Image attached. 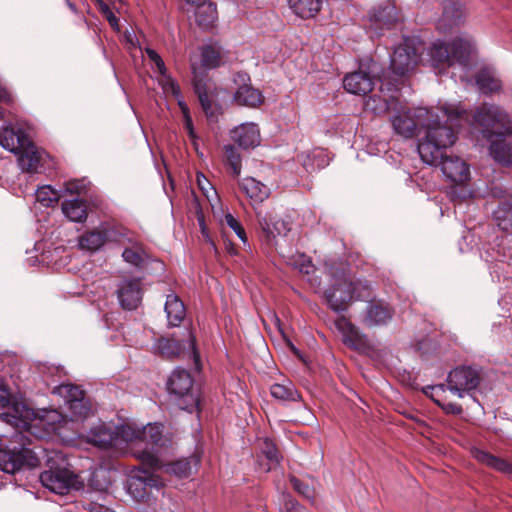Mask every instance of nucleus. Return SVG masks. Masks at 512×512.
<instances>
[{
    "mask_svg": "<svg viewBox=\"0 0 512 512\" xmlns=\"http://www.w3.org/2000/svg\"><path fill=\"white\" fill-rule=\"evenodd\" d=\"M398 89L387 88V91L381 86L380 93L369 97L365 102L367 111L375 115H384L389 111L396 110L399 105Z\"/></svg>",
    "mask_w": 512,
    "mask_h": 512,
    "instance_id": "nucleus-19",
    "label": "nucleus"
},
{
    "mask_svg": "<svg viewBox=\"0 0 512 512\" xmlns=\"http://www.w3.org/2000/svg\"><path fill=\"white\" fill-rule=\"evenodd\" d=\"M480 383V374L468 366H460L449 372L446 389L459 398L475 390Z\"/></svg>",
    "mask_w": 512,
    "mask_h": 512,
    "instance_id": "nucleus-14",
    "label": "nucleus"
},
{
    "mask_svg": "<svg viewBox=\"0 0 512 512\" xmlns=\"http://www.w3.org/2000/svg\"><path fill=\"white\" fill-rule=\"evenodd\" d=\"M392 318V311L383 303L371 302L367 305L362 316V323L366 327H375L387 324Z\"/></svg>",
    "mask_w": 512,
    "mask_h": 512,
    "instance_id": "nucleus-28",
    "label": "nucleus"
},
{
    "mask_svg": "<svg viewBox=\"0 0 512 512\" xmlns=\"http://www.w3.org/2000/svg\"><path fill=\"white\" fill-rule=\"evenodd\" d=\"M18 155V164L22 171L28 173H37L40 167L41 162V153L38 151L37 147L30 144L24 148L23 151L17 154Z\"/></svg>",
    "mask_w": 512,
    "mask_h": 512,
    "instance_id": "nucleus-35",
    "label": "nucleus"
},
{
    "mask_svg": "<svg viewBox=\"0 0 512 512\" xmlns=\"http://www.w3.org/2000/svg\"><path fill=\"white\" fill-rule=\"evenodd\" d=\"M164 310L166 312L168 325L171 327L179 326L186 315L183 302L175 294L167 295Z\"/></svg>",
    "mask_w": 512,
    "mask_h": 512,
    "instance_id": "nucleus-34",
    "label": "nucleus"
},
{
    "mask_svg": "<svg viewBox=\"0 0 512 512\" xmlns=\"http://www.w3.org/2000/svg\"><path fill=\"white\" fill-rule=\"evenodd\" d=\"M58 393L65 398L66 404L72 400L84 399L83 391L72 384H64L58 387Z\"/></svg>",
    "mask_w": 512,
    "mask_h": 512,
    "instance_id": "nucleus-48",
    "label": "nucleus"
},
{
    "mask_svg": "<svg viewBox=\"0 0 512 512\" xmlns=\"http://www.w3.org/2000/svg\"><path fill=\"white\" fill-rule=\"evenodd\" d=\"M87 442L101 449L129 450L143 465L156 467L158 459L153 453L154 447H166L171 439L163 435L159 424L139 426L135 422H126L114 430L104 423L93 427L86 436Z\"/></svg>",
    "mask_w": 512,
    "mask_h": 512,
    "instance_id": "nucleus-1",
    "label": "nucleus"
},
{
    "mask_svg": "<svg viewBox=\"0 0 512 512\" xmlns=\"http://www.w3.org/2000/svg\"><path fill=\"white\" fill-rule=\"evenodd\" d=\"M199 1H200V0H185V2H186V3H188V4H192V5H194V4H196V3H198Z\"/></svg>",
    "mask_w": 512,
    "mask_h": 512,
    "instance_id": "nucleus-64",
    "label": "nucleus"
},
{
    "mask_svg": "<svg viewBox=\"0 0 512 512\" xmlns=\"http://www.w3.org/2000/svg\"><path fill=\"white\" fill-rule=\"evenodd\" d=\"M112 237V230L102 226L100 229L90 231L79 238V246L82 249L96 251Z\"/></svg>",
    "mask_w": 512,
    "mask_h": 512,
    "instance_id": "nucleus-31",
    "label": "nucleus"
},
{
    "mask_svg": "<svg viewBox=\"0 0 512 512\" xmlns=\"http://www.w3.org/2000/svg\"><path fill=\"white\" fill-rule=\"evenodd\" d=\"M270 392L273 398L280 401H297L300 399L298 391L290 381L273 384Z\"/></svg>",
    "mask_w": 512,
    "mask_h": 512,
    "instance_id": "nucleus-43",
    "label": "nucleus"
},
{
    "mask_svg": "<svg viewBox=\"0 0 512 512\" xmlns=\"http://www.w3.org/2000/svg\"><path fill=\"white\" fill-rule=\"evenodd\" d=\"M435 123L428 125L427 134L418 144V153L423 162L429 165L441 166L447 179L455 183H464L469 179L468 164L458 156L445 155L446 149L456 141V134L452 127L438 126Z\"/></svg>",
    "mask_w": 512,
    "mask_h": 512,
    "instance_id": "nucleus-2",
    "label": "nucleus"
},
{
    "mask_svg": "<svg viewBox=\"0 0 512 512\" xmlns=\"http://www.w3.org/2000/svg\"><path fill=\"white\" fill-rule=\"evenodd\" d=\"M238 79L243 83L234 93L233 100L237 105L249 108H257L264 103V96L259 89L254 88L247 74H238Z\"/></svg>",
    "mask_w": 512,
    "mask_h": 512,
    "instance_id": "nucleus-22",
    "label": "nucleus"
},
{
    "mask_svg": "<svg viewBox=\"0 0 512 512\" xmlns=\"http://www.w3.org/2000/svg\"><path fill=\"white\" fill-rule=\"evenodd\" d=\"M290 482L292 484V487L301 495L308 499L314 498V490L307 484L303 483L296 477L292 476L290 478Z\"/></svg>",
    "mask_w": 512,
    "mask_h": 512,
    "instance_id": "nucleus-52",
    "label": "nucleus"
},
{
    "mask_svg": "<svg viewBox=\"0 0 512 512\" xmlns=\"http://www.w3.org/2000/svg\"><path fill=\"white\" fill-rule=\"evenodd\" d=\"M476 85L483 94H491L499 91L501 82L491 69H482L476 75Z\"/></svg>",
    "mask_w": 512,
    "mask_h": 512,
    "instance_id": "nucleus-39",
    "label": "nucleus"
},
{
    "mask_svg": "<svg viewBox=\"0 0 512 512\" xmlns=\"http://www.w3.org/2000/svg\"><path fill=\"white\" fill-rule=\"evenodd\" d=\"M257 218L264 237L269 243L277 236H286L291 230L290 223L281 218L263 216L260 212H257Z\"/></svg>",
    "mask_w": 512,
    "mask_h": 512,
    "instance_id": "nucleus-25",
    "label": "nucleus"
},
{
    "mask_svg": "<svg viewBox=\"0 0 512 512\" xmlns=\"http://www.w3.org/2000/svg\"><path fill=\"white\" fill-rule=\"evenodd\" d=\"M35 195L38 202L49 207L59 201L62 197V191L55 190L50 185H44L36 191Z\"/></svg>",
    "mask_w": 512,
    "mask_h": 512,
    "instance_id": "nucleus-44",
    "label": "nucleus"
},
{
    "mask_svg": "<svg viewBox=\"0 0 512 512\" xmlns=\"http://www.w3.org/2000/svg\"><path fill=\"white\" fill-rule=\"evenodd\" d=\"M167 390L180 409L193 412L199 405V394L194 388V379L188 370L177 367L168 380Z\"/></svg>",
    "mask_w": 512,
    "mask_h": 512,
    "instance_id": "nucleus-7",
    "label": "nucleus"
},
{
    "mask_svg": "<svg viewBox=\"0 0 512 512\" xmlns=\"http://www.w3.org/2000/svg\"><path fill=\"white\" fill-rule=\"evenodd\" d=\"M491 194L494 197L503 198L505 192L501 188L493 187V188H491Z\"/></svg>",
    "mask_w": 512,
    "mask_h": 512,
    "instance_id": "nucleus-62",
    "label": "nucleus"
},
{
    "mask_svg": "<svg viewBox=\"0 0 512 512\" xmlns=\"http://www.w3.org/2000/svg\"><path fill=\"white\" fill-rule=\"evenodd\" d=\"M11 399L9 392L0 385V407H6L9 404V400Z\"/></svg>",
    "mask_w": 512,
    "mask_h": 512,
    "instance_id": "nucleus-59",
    "label": "nucleus"
},
{
    "mask_svg": "<svg viewBox=\"0 0 512 512\" xmlns=\"http://www.w3.org/2000/svg\"><path fill=\"white\" fill-rule=\"evenodd\" d=\"M241 191L250 199L252 204H261L269 198L270 188L254 177H245L240 180Z\"/></svg>",
    "mask_w": 512,
    "mask_h": 512,
    "instance_id": "nucleus-27",
    "label": "nucleus"
},
{
    "mask_svg": "<svg viewBox=\"0 0 512 512\" xmlns=\"http://www.w3.org/2000/svg\"><path fill=\"white\" fill-rule=\"evenodd\" d=\"M46 467L40 476L41 484L49 491L65 495L71 490H78L82 487L79 476L71 469L65 455L60 451L46 453Z\"/></svg>",
    "mask_w": 512,
    "mask_h": 512,
    "instance_id": "nucleus-4",
    "label": "nucleus"
},
{
    "mask_svg": "<svg viewBox=\"0 0 512 512\" xmlns=\"http://www.w3.org/2000/svg\"><path fill=\"white\" fill-rule=\"evenodd\" d=\"M400 22V11L392 0H385L372 6L365 17L366 28L376 35L393 29Z\"/></svg>",
    "mask_w": 512,
    "mask_h": 512,
    "instance_id": "nucleus-9",
    "label": "nucleus"
},
{
    "mask_svg": "<svg viewBox=\"0 0 512 512\" xmlns=\"http://www.w3.org/2000/svg\"><path fill=\"white\" fill-rule=\"evenodd\" d=\"M218 19L216 4L211 1H202L197 4L195 9V21L204 28L208 29L215 25Z\"/></svg>",
    "mask_w": 512,
    "mask_h": 512,
    "instance_id": "nucleus-36",
    "label": "nucleus"
},
{
    "mask_svg": "<svg viewBox=\"0 0 512 512\" xmlns=\"http://www.w3.org/2000/svg\"><path fill=\"white\" fill-rule=\"evenodd\" d=\"M231 139L243 149L255 148L260 144V130L257 124L249 122L235 127L230 132Z\"/></svg>",
    "mask_w": 512,
    "mask_h": 512,
    "instance_id": "nucleus-23",
    "label": "nucleus"
},
{
    "mask_svg": "<svg viewBox=\"0 0 512 512\" xmlns=\"http://www.w3.org/2000/svg\"><path fill=\"white\" fill-rule=\"evenodd\" d=\"M361 282L354 283L348 279H343L341 282L334 284L326 291V298L330 307L335 311L345 310L346 305L353 298L360 299L363 295L358 291ZM363 288L367 289L366 285Z\"/></svg>",
    "mask_w": 512,
    "mask_h": 512,
    "instance_id": "nucleus-15",
    "label": "nucleus"
},
{
    "mask_svg": "<svg viewBox=\"0 0 512 512\" xmlns=\"http://www.w3.org/2000/svg\"><path fill=\"white\" fill-rule=\"evenodd\" d=\"M224 221L245 244L247 242L246 233L240 222L230 213L225 215Z\"/></svg>",
    "mask_w": 512,
    "mask_h": 512,
    "instance_id": "nucleus-49",
    "label": "nucleus"
},
{
    "mask_svg": "<svg viewBox=\"0 0 512 512\" xmlns=\"http://www.w3.org/2000/svg\"><path fill=\"white\" fill-rule=\"evenodd\" d=\"M0 100L1 101H9L10 100L8 92L2 87H0Z\"/></svg>",
    "mask_w": 512,
    "mask_h": 512,
    "instance_id": "nucleus-63",
    "label": "nucleus"
},
{
    "mask_svg": "<svg viewBox=\"0 0 512 512\" xmlns=\"http://www.w3.org/2000/svg\"><path fill=\"white\" fill-rule=\"evenodd\" d=\"M151 68L155 73H159V83L162 86L164 92L179 97V85L168 74L163 59L161 57L158 58V60H156L154 64L151 65Z\"/></svg>",
    "mask_w": 512,
    "mask_h": 512,
    "instance_id": "nucleus-38",
    "label": "nucleus"
},
{
    "mask_svg": "<svg viewBox=\"0 0 512 512\" xmlns=\"http://www.w3.org/2000/svg\"><path fill=\"white\" fill-rule=\"evenodd\" d=\"M183 120H184V127L188 133V136L196 150V152L198 154L199 153V147H198V139L199 137L197 136L195 130H194V126H193V122H192V118H191V115L190 114H187V115H184L183 116Z\"/></svg>",
    "mask_w": 512,
    "mask_h": 512,
    "instance_id": "nucleus-53",
    "label": "nucleus"
},
{
    "mask_svg": "<svg viewBox=\"0 0 512 512\" xmlns=\"http://www.w3.org/2000/svg\"><path fill=\"white\" fill-rule=\"evenodd\" d=\"M86 188V184H85V181L84 180H71V181H67L65 184H64V187L63 189L61 190L62 191V195L63 194H70V195H74V194H81Z\"/></svg>",
    "mask_w": 512,
    "mask_h": 512,
    "instance_id": "nucleus-51",
    "label": "nucleus"
},
{
    "mask_svg": "<svg viewBox=\"0 0 512 512\" xmlns=\"http://www.w3.org/2000/svg\"><path fill=\"white\" fill-rule=\"evenodd\" d=\"M224 155L227 163L229 164L234 176H239L241 173V156L238 150L231 144L224 146Z\"/></svg>",
    "mask_w": 512,
    "mask_h": 512,
    "instance_id": "nucleus-46",
    "label": "nucleus"
},
{
    "mask_svg": "<svg viewBox=\"0 0 512 512\" xmlns=\"http://www.w3.org/2000/svg\"><path fill=\"white\" fill-rule=\"evenodd\" d=\"M499 137H511L512 138V116L507 113L506 119L499 131Z\"/></svg>",
    "mask_w": 512,
    "mask_h": 512,
    "instance_id": "nucleus-57",
    "label": "nucleus"
},
{
    "mask_svg": "<svg viewBox=\"0 0 512 512\" xmlns=\"http://www.w3.org/2000/svg\"><path fill=\"white\" fill-rule=\"evenodd\" d=\"M192 73H193V85L195 93L198 96L201 107L209 120L215 119L219 112L220 108L216 105L208 95V88L204 81V76L199 71L194 63L191 64Z\"/></svg>",
    "mask_w": 512,
    "mask_h": 512,
    "instance_id": "nucleus-21",
    "label": "nucleus"
},
{
    "mask_svg": "<svg viewBox=\"0 0 512 512\" xmlns=\"http://www.w3.org/2000/svg\"><path fill=\"white\" fill-rule=\"evenodd\" d=\"M489 155L498 164L512 168V143L505 139L493 140L489 145Z\"/></svg>",
    "mask_w": 512,
    "mask_h": 512,
    "instance_id": "nucleus-33",
    "label": "nucleus"
},
{
    "mask_svg": "<svg viewBox=\"0 0 512 512\" xmlns=\"http://www.w3.org/2000/svg\"><path fill=\"white\" fill-rule=\"evenodd\" d=\"M462 16L463 9L459 0H445L443 2V18L446 21L457 23Z\"/></svg>",
    "mask_w": 512,
    "mask_h": 512,
    "instance_id": "nucleus-45",
    "label": "nucleus"
},
{
    "mask_svg": "<svg viewBox=\"0 0 512 512\" xmlns=\"http://www.w3.org/2000/svg\"><path fill=\"white\" fill-rule=\"evenodd\" d=\"M293 265L298 268L301 273L307 275L314 271V265L305 255H299L298 259L293 262Z\"/></svg>",
    "mask_w": 512,
    "mask_h": 512,
    "instance_id": "nucleus-54",
    "label": "nucleus"
},
{
    "mask_svg": "<svg viewBox=\"0 0 512 512\" xmlns=\"http://www.w3.org/2000/svg\"><path fill=\"white\" fill-rule=\"evenodd\" d=\"M164 486L162 479L154 474L134 468L127 479V492L137 501L144 500L151 493L152 489L159 490Z\"/></svg>",
    "mask_w": 512,
    "mask_h": 512,
    "instance_id": "nucleus-12",
    "label": "nucleus"
},
{
    "mask_svg": "<svg viewBox=\"0 0 512 512\" xmlns=\"http://www.w3.org/2000/svg\"><path fill=\"white\" fill-rule=\"evenodd\" d=\"M443 118L449 127H458L461 122L480 128L485 137H499V131L507 116V111L495 104L483 103L473 113H468L460 105L444 103L439 106Z\"/></svg>",
    "mask_w": 512,
    "mask_h": 512,
    "instance_id": "nucleus-3",
    "label": "nucleus"
},
{
    "mask_svg": "<svg viewBox=\"0 0 512 512\" xmlns=\"http://www.w3.org/2000/svg\"><path fill=\"white\" fill-rule=\"evenodd\" d=\"M64 215L73 222H83L87 218L86 203L79 199H73L62 203Z\"/></svg>",
    "mask_w": 512,
    "mask_h": 512,
    "instance_id": "nucleus-41",
    "label": "nucleus"
},
{
    "mask_svg": "<svg viewBox=\"0 0 512 512\" xmlns=\"http://www.w3.org/2000/svg\"><path fill=\"white\" fill-rule=\"evenodd\" d=\"M68 405V409L72 414L73 419L69 420L70 424L78 419L85 418L90 413V406L85 399L72 400Z\"/></svg>",
    "mask_w": 512,
    "mask_h": 512,
    "instance_id": "nucleus-47",
    "label": "nucleus"
},
{
    "mask_svg": "<svg viewBox=\"0 0 512 512\" xmlns=\"http://www.w3.org/2000/svg\"><path fill=\"white\" fill-rule=\"evenodd\" d=\"M338 331L341 333L343 343L357 351H366L371 348L369 339L365 334L353 325L347 318L341 316L335 321Z\"/></svg>",
    "mask_w": 512,
    "mask_h": 512,
    "instance_id": "nucleus-18",
    "label": "nucleus"
},
{
    "mask_svg": "<svg viewBox=\"0 0 512 512\" xmlns=\"http://www.w3.org/2000/svg\"><path fill=\"white\" fill-rule=\"evenodd\" d=\"M154 349L159 355L167 359L177 358L185 351L195 360L198 359L195 337L190 331H187V338L182 341L174 337L160 338L156 341Z\"/></svg>",
    "mask_w": 512,
    "mask_h": 512,
    "instance_id": "nucleus-16",
    "label": "nucleus"
},
{
    "mask_svg": "<svg viewBox=\"0 0 512 512\" xmlns=\"http://www.w3.org/2000/svg\"><path fill=\"white\" fill-rule=\"evenodd\" d=\"M143 290L140 279H124L117 289V297L125 310L136 309L142 301Z\"/></svg>",
    "mask_w": 512,
    "mask_h": 512,
    "instance_id": "nucleus-20",
    "label": "nucleus"
},
{
    "mask_svg": "<svg viewBox=\"0 0 512 512\" xmlns=\"http://www.w3.org/2000/svg\"><path fill=\"white\" fill-rule=\"evenodd\" d=\"M435 403L447 414L459 415L462 413V407L456 403L447 402L445 394L440 398H435Z\"/></svg>",
    "mask_w": 512,
    "mask_h": 512,
    "instance_id": "nucleus-50",
    "label": "nucleus"
},
{
    "mask_svg": "<svg viewBox=\"0 0 512 512\" xmlns=\"http://www.w3.org/2000/svg\"><path fill=\"white\" fill-rule=\"evenodd\" d=\"M158 448L159 447H154V449H153L154 454H156V450ZM155 456H157V455H155ZM156 458L159 459L158 457H156ZM198 464H199V459L195 456H191L189 458L177 460V461L172 462L165 466L162 465L160 460H158V465L156 467H151V466H148V467L151 469H159L161 467H164L166 473L175 475L179 478H183V477H189L193 473V471L196 470Z\"/></svg>",
    "mask_w": 512,
    "mask_h": 512,
    "instance_id": "nucleus-29",
    "label": "nucleus"
},
{
    "mask_svg": "<svg viewBox=\"0 0 512 512\" xmlns=\"http://www.w3.org/2000/svg\"><path fill=\"white\" fill-rule=\"evenodd\" d=\"M393 115L390 118V122L394 129V132L404 138H412L418 126H421L425 129V134H427L428 125L432 123L438 126H447V124H441L440 118L437 114L426 108H418L416 110H411L407 106L403 105L399 101V105L396 110H393ZM424 135L423 137H425Z\"/></svg>",
    "mask_w": 512,
    "mask_h": 512,
    "instance_id": "nucleus-6",
    "label": "nucleus"
},
{
    "mask_svg": "<svg viewBox=\"0 0 512 512\" xmlns=\"http://www.w3.org/2000/svg\"><path fill=\"white\" fill-rule=\"evenodd\" d=\"M100 8H101V12L106 17V19L108 20L111 27L118 30L119 29L118 18L114 15V13L109 8V6L107 4L101 2Z\"/></svg>",
    "mask_w": 512,
    "mask_h": 512,
    "instance_id": "nucleus-56",
    "label": "nucleus"
},
{
    "mask_svg": "<svg viewBox=\"0 0 512 512\" xmlns=\"http://www.w3.org/2000/svg\"><path fill=\"white\" fill-rule=\"evenodd\" d=\"M2 408L4 411L0 414V418L4 422L29 434L30 423L34 416V410H32L26 403L12 399L9 400V404H7L6 407Z\"/></svg>",
    "mask_w": 512,
    "mask_h": 512,
    "instance_id": "nucleus-17",
    "label": "nucleus"
},
{
    "mask_svg": "<svg viewBox=\"0 0 512 512\" xmlns=\"http://www.w3.org/2000/svg\"><path fill=\"white\" fill-rule=\"evenodd\" d=\"M377 65L373 61L361 63L359 69L344 77L343 85L347 92L355 95H366L375 85Z\"/></svg>",
    "mask_w": 512,
    "mask_h": 512,
    "instance_id": "nucleus-13",
    "label": "nucleus"
},
{
    "mask_svg": "<svg viewBox=\"0 0 512 512\" xmlns=\"http://www.w3.org/2000/svg\"><path fill=\"white\" fill-rule=\"evenodd\" d=\"M446 385L439 384L434 386H427L423 388V392L425 395L429 396L434 402L435 398H440V396L446 393Z\"/></svg>",
    "mask_w": 512,
    "mask_h": 512,
    "instance_id": "nucleus-55",
    "label": "nucleus"
},
{
    "mask_svg": "<svg viewBox=\"0 0 512 512\" xmlns=\"http://www.w3.org/2000/svg\"><path fill=\"white\" fill-rule=\"evenodd\" d=\"M472 457L480 464L485 465L498 472L512 476V463L507 462L495 455L490 454L487 451L473 447L471 449Z\"/></svg>",
    "mask_w": 512,
    "mask_h": 512,
    "instance_id": "nucleus-30",
    "label": "nucleus"
},
{
    "mask_svg": "<svg viewBox=\"0 0 512 512\" xmlns=\"http://www.w3.org/2000/svg\"><path fill=\"white\" fill-rule=\"evenodd\" d=\"M177 101H178V105L181 109V112L184 115H187V114H190V111H189V108L187 106V104L181 99V91L179 90V97H176L175 95H173Z\"/></svg>",
    "mask_w": 512,
    "mask_h": 512,
    "instance_id": "nucleus-61",
    "label": "nucleus"
},
{
    "mask_svg": "<svg viewBox=\"0 0 512 512\" xmlns=\"http://www.w3.org/2000/svg\"><path fill=\"white\" fill-rule=\"evenodd\" d=\"M129 243L130 246L124 249L122 257L125 262L135 267H141L147 258V254L140 242L129 239Z\"/></svg>",
    "mask_w": 512,
    "mask_h": 512,
    "instance_id": "nucleus-42",
    "label": "nucleus"
},
{
    "mask_svg": "<svg viewBox=\"0 0 512 512\" xmlns=\"http://www.w3.org/2000/svg\"><path fill=\"white\" fill-rule=\"evenodd\" d=\"M424 49V44L418 37L404 38L391 55L390 68L393 73L403 76L412 71L419 63Z\"/></svg>",
    "mask_w": 512,
    "mask_h": 512,
    "instance_id": "nucleus-8",
    "label": "nucleus"
},
{
    "mask_svg": "<svg viewBox=\"0 0 512 512\" xmlns=\"http://www.w3.org/2000/svg\"><path fill=\"white\" fill-rule=\"evenodd\" d=\"M0 144L4 149L17 155L30 144V139L24 131L15 129L10 123L3 127L0 133Z\"/></svg>",
    "mask_w": 512,
    "mask_h": 512,
    "instance_id": "nucleus-24",
    "label": "nucleus"
},
{
    "mask_svg": "<svg viewBox=\"0 0 512 512\" xmlns=\"http://www.w3.org/2000/svg\"><path fill=\"white\" fill-rule=\"evenodd\" d=\"M38 463L37 454L25 446L0 449V470L5 473L14 474L23 467H36Z\"/></svg>",
    "mask_w": 512,
    "mask_h": 512,
    "instance_id": "nucleus-11",
    "label": "nucleus"
},
{
    "mask_svg": "<svg viewBox=\"0 0 512 512\" xmlns=\"http://www.w3.org/2000/svg\"><path fill=\"white\" fill-rule=\"evenodd\" d=\"M197 182L200 189L206 194L207 197H209V191H213V189L210 187L209 181L205 178L204 175L201 174L197 176Z\"/></svg>",
    "mask_w": 512,
    "mask_h": 512,
    "instance_id": "nucleus-58",
    "label": "nucleus"
},
{
    "mask_svg": "<svg viewBox=\"0 0 512 512\" xmlns=\"http://www.w3.org/2000/svg\"><path fill=\"white\" fill-rule=\"evenodd\" d=\"M474 51L475 43L468 35L457 36L449 43L438 40L429 48V62L438 73H443L446 67L455 63L466 65Z\"/></svg>",
    "mask_w": 512,
    "mask_h": 512,
    "instance_id": "nucleus-5",
    "label": "nucleus"
},
{
    "mask_svg": "<svg viewBox=\"0 0 512 512\" xmlns=\"http://www.w3.org/2000/svg\"><path fill=\"white\" fill-rule=\"evenodd\" d=\"M493 218L502 231L512 232V202H500L493 212Z\"/></svg>",
    "mask_w": 512,
    "mask_h": 512,
    "instance_id": "nucleus-40",
    "label": "nucleus"
},
{
    "mask_svg": "<svg viewBox=\"0 0 512 512\" xmlns=\"http://www.w3.org/2000/svg\"><path fill=\"white\" fill-rule=\"evenodd\" d=\"M280 458L275 444L269 439H264L261 444V456L258 459L259 468L269 472L279 464Z\"/></svg>",
    "mask_w": 512,
    "mask_h": 512,
    "instance_id": "nucleus-37",
    "label": "nucleus"
},
{
    "mask_svg": "<svg viewBox=\"0 0 512 512\" xmlns=\"http://www.w3.org/2000/svg\"><path fill=\"white\" fill-rule=\"evenodd\" d=\"M69 424L70 421L55 409L43 410L41 413L34 411L29 434L39 439L51 434L61 435V429Z\"/></svg>",
    "mask_w": 512,
    "mask_h": 512,
    "instance_id": "nucleus-10",
    "label": "nucleus"
},
{
    "mask_svg": "<svg viewBox=\"0 0 512 512\" xmlns=\"http://www.w3.org/2000/svg\"><path fill=\"white\" fill-rule=\"evenodd\" d=\"M201 65L205 69H214L228 61V51L219 42H209L201 48Z\"/></svg>",
    "mask_w": 512,
    "mask_h": 512,
    "instance_id": "nucleus-26",
    "label": "nucleus"
},
{
    "mask_svg": "<svg viewBox=\"0 0 512 512\" xmlns=\"http://www.w3.org/2000/svg\"><path fill=\"white\" fill-rule=\"evenodd\" d=\"M145 53H146V55H147V57H148V59H149V61H150L151 65H152V64H154V62H155L156 60H158V58H160V57H161V56H160V55H159V54H158L154 49H152V48H146V49H145Z\"/></svg>",
    "mask_w": 512,
    "mask_h": 512,
    "instance_id": "nucleus-60",
    "label": "nucleus"
},
{
    "mask_svg": "<svg viewBox=\"0 0 512 512\" xmlns=\"http://www.w3.org/2000/svg\"><path fill=\"white\" fill-rule=\"evenodd\" d=\"M289 8L301 19L315 18L321 11L323 0H288Z\"/></svg>",
    "mask_w": 512,
    "mask_h": 512,
    "instance_id": "nucleus-32",
    "label": "nucleus"
}]
</instances>
